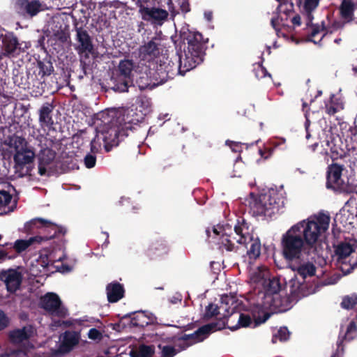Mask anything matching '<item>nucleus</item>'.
Wrapping results in <instances>:
<instances>
[{"instance_id":"50","label":"nucleus","mask_w":357,"mask_h":357,"mask_svg":"<svg viewBox=\"0 0 357 357\" xmlns=\"http://www.w3.org/2000/svg\"><path fill=\"white\" fill-rule=\"evenodd\" d=\"M176 2L183 12L186 13L189 11L188 0H183L182 1H181L180 0H177Z\"/></svg>"},{"instance_id":"51","label":"nucleus","mask_w":357,"mask_h":357,"mask_svg":"<svg viewBox=\"0 0 357 357\" xmlns=\"http://www.w3.org/2000/svg\"><path fill=\"white\" fill-rule=\"evenodd\" d=\"M337 349L334 354L331 356V357H340L339 352L341 350L342 352L344 351V347L342 344V340H340L337 342Z\"/></svg>"},{"instance_id":"31","label":"nucleus","mask_w":357,"mask_h":357,"mask_svg":"<svg viewBox=\"0 0 357 357\" xmlns=\"http://www.w3.org/2000/svg\"><path fill=\"white\" fill-rule=\"evenodd\" d=\"M79 342V336L75 331H66L63 334L61 349L68 352Z\"/></svg>"},{"instance_id":"6","label":"nucleus","mask_w":357,"mask_h":357,"mask_svg":"<svg viewBox=\"0 0 357 357\" xmlns=\"http://www.w3.org/2000/svg\"><path fill=\"white\" fill-rule=\"evenodd\" d=\"M122 112L116 109H109L99 114L100 123L97 127L102 136L104 147L107 152L111 148L119 144V137L123 132L125 128L120 122V117Z\"/></svg>"},{"instance_id":"15","label":"nucleus","mask_w":357,"mask_h":357,"mask_svg":"<svg viewBox=\"0 0 357 357\" xmlns=\"http://www.w3.org/2000/svg\"><path fill=\"white\" fill-rule=\"evenodd\" d=\"M55 152L49 148H44L38 154V173L41 176L49 175L54 166Z\"/></svg>"},{"instance_id":"22","label":"nucleus","mask_w":357,"mask_h":357,"mask_svg":"<svg viewBox=\"0 0 357 357\" xmlns=\"http://www.w3.org/2000/svg\"><path fill=\"white\" fill-rule=\"evenodd\" d=\"M128 319H130L128 324L130 327H138L143 328L148 326L150 323L149 317H148L144 312L139 311L130 312L123 315L121 318L119 323L116 325L119 327L122 321Z\"/></svg>"},{"instance_id":"4","label":"nucleus","mask_w":357,"mask_h":357,"mask_svg":"<svg viewBox=\"0 0 357 357\" xmlns=\"http://www.w3.org/2000/svg\"><path fill=\"white\" fill-rule=\"evenodd\" d=\"M296 271V269H291ZM317 269H296L289 282V296L292 301L297 303L300 299L306 297L316 291L319 285L335 284L340 278V274H334L324 281H319V276L316 277Z\"/></svg>"},{"instance_id":"23","label":"nucleus","mask_w":357,"mask_h":357,"mask_svg":"<svg viewBox=\"0 0 357 357\" xmlns=\"http://www.w3.org/2000/svg\"><path fill=\"white\" fill-rule=\"evenodd\" d=\"M15 8L20 14L34 16L42 10V5L37 1L28 2L27 0H15Z\"/></svg>"},{"instance_id":"16","label":"nucleus","mask_w":357,"mask_h":357,"mask_svg":"<svg viewBox=\"0 0 357 357\" xmlns=\"http://www.w3.org/2000/svg\"><path fill=\"white\" fill-rule=\"evenodd\" d=\"M139 12L143 20L158 24L162 23L168 16V13L165 9L148 7L143 4L139 6Z\"/></svg>"},{"instance_id":"5","label":"nucleus","mask_w":357,"mask_h":357,"mask_svg":"<svg viewBox=\"0 0 357 357\" xmlns=\"http://www.w3.org/2000/svg\"><path fill=\"white\" fill-rule=\"evenodd\" d=\"M181 36L183 40L188 43L187 50H185L184 54L179 58L178 72L183 75L202 62L204 45L207 40H204L202 35L197 31H183Z\"/></svg>"},{"instance_id":"63","label":"nucleus","mask_w":357,"mask_h":357,"mask_svg":"<svg viewBox=\"0 0 357 357\" xmlns=\"http://www.w3.org/2000/svg\"><path fill=\"white\" fill-rule=\"evenodd\" d=\"M168 4H169V9L172 11L173 10V7L172 6V2H171V0H168Z\"/></svg>"},{"instance_id":"27","label":"nucleus","mask_w":357,"mask_h":357,"mask_svg":"<svg viewBox=\"0 0 357 357\" xmlns=\"http://www.w3.org/2000/svg\"><path fill=\"white\" fill-rule=\"evenodd\" d=\"M32 334L33 328L31 326H28L10 331L8 337L12 343L20 344L23 341L29 340L32 336Z\"/></svg>"},{"instance_id":"41","label":"nucleus","mask_w":357,"mask_h":357,"mask_svg":"<svg viewBox=\"0 0 357 357\" xmlns=\"http://www.w3.org/2000/svg\"><path fill=\"white\" fill-rule=\"evenodd\" d=\"M290 336V332L287 327H281L278 333L273 335L271 342L275 344L278 340L280 342H285L289 340Z\"/></svg>"},{"instance_id":"11","label":"nucleus","mask_w":357,"mask_h":357,"mask_svg":"<svg viewBox=\"0 0 357 357\" xmlns=\"http://www.w3.org/2000/svg\"><path fill=\"white\" fill-rule=\"evenodd\" d=\"M40 306L49 313L59 317H66L67 310L61 307V301L55 293H47L40 300Z\"/></svg>"},{"instance_id":"28","label":"nucleus","mask_w":357,"mask_h":357,"mask_svg":"<svg viewBox=\"0 0 357 357\" xmlns=\"http://www.w3.org/2000/svg\"><path fill=\"white\" fill-rule=\"evenodd\" d=\"M356 248L357 245L356 241L344 242L339 244L335 249L337 260L342 263H344V260H346L351 253L355 252Z\"/></svg>"},{"instance_id":"47","label":"nucleus","mask_w":357,"mask_h":357,"mask_svg":"<svg viewBox=\"0 0 357 357\" xmlns=\"http://www.w3.org/2000/svg\"><path fill=\"white\" fill-rule=\"evenodd\" d=\"M88 337L91 340H100L102 338V333L96 328H92L88 333Z\"/></svg>"},{"instance_id":"3","label":"nucleus","mask_w":357,"mask_h":357,"mask_svg":"<svg viewBox=\"0 0 357 357\" xmlns=\"http://www.w3.org/2000/svg\"><path fill=\"white\" fill-rule=\"evenodd\" d=\"M259 294L248 299L247 303L244 304V310L251 314L255 326L261 324L269 319L271 313L266 311L268 308L275 313L284 312L296 303L289 294L282 295L281 293L274 296L265 295V301H259Z\"/></svg>"},{"instance_id":"30","label":"nucleus","mask_w":357,"mask_h":357,"mask_svg":"<svg viewBox=\"0 0 357 357\" xmlns=\"http://www.w3.org/2000/svg\"><path fill=\"white\" fill-rule=\"evenodd\" d=\"M264 285L266 286V291L265 293H262L261 296H259V300L260 299V301L264 299L265 295L274 296L282 291V284L279 278L273 277L266 280V283Z\"/></svg>"},{"instance_id":"46","label":"nucleus","mask_w":357,"mask_h":357,"mask_svg":"<svg viewBox=\"0 0 357 357\" xmlns=\"http://www.w3.org/2000/svg\"><path fill=\"white\" fill-rule=\"evenodd\" d=\"M96 158L94 155L87 154L84 158V164L87 168H92L95 166Z\"/></svg>"},{"instance_id":"21","label":"nucleus","mask_w":357,"mask_h":357,"mask_svg":"<svg viewBox=\"0 0 357 357\" xmlns=\"http://www.w3.org/2000/svg\"><path fill=\"white\" fill-rule=\"evenodd\" d=\"M116 111L122 112L119 120L125 129L130 128V124H137L144 119V114L142 111H137L136 109L129 108Z\"/></svg>"},{"instance_id":"12","label":"nucleus","mask_w":357,"mask_h":357,"mask_svg":"<svg viewBox=\"0 0 357 357\" xmlns=\"http://www.w3.org/2000/svg\"><path fill=\"white\" fill-rule=\"evenodd\" d=\"M277 1L279 2V5L277 8L276 16L273 17L271 19V25L277 33L279 34L280 26L285 25V22L288 20L294 10V4L291 0Z\"/></svg>"},{"instance_id":"57","label":"nucleus","mask_w":357,"mask_h":357,"mask_svg":"<svg viewBox=\"0 0 357 357\" xmlns=\"http://www.w3.org/2000/svg\"><path fill=\"white\" fill-rule=\"evenodd\" d=\"M204 17L208 21H211L212 19V13L211 12H206L204 13Z\"/></svg>"},{"instance_id":"53","label":"nucleus","mask_w":357,"mask_h":357,"mask_svg":"<svg viewBox=\"0 0 357 357\" xmlns=\"http://www.w3.org/2000/svg\"><path fill=\"white\" fill-rule=\"evenodd\" d=\"M290 20L294 26H299L301 24V17L298 15H294Z\"/></svg>"},{"instance_id":"43","label":"nucleus","mask_w":357,"mask_h":357,"mask_svg":"<svg viewBox=\"0 0 357 357\" xmlns=\"http://www.w3.org/2000/svg\"><path fill=\"white\" fill-rule=\"evenodd\" d=\"M102 137V136L97 128V134L91 142V151L93 153H96L101 149L102 142H103Z\"/></svg>"},{"instance_id":"1","label":"nucleus","mask_w":357,"mask_h":357,"mask_svg":"<svg viewBox=\"0 0 357 357\" xmlns=\"http://www.w3.org/2000/svg\"><path fill=\"white\" fill-rule=\"evenodd\" d=\"M330 220L329 215L319 213L291 226L281 239L284 257L288 261L305 260L328 229Z\"/></svg>"},{"instance_id":"59","label":"nucleus","mask_w":357,"mask_h":357,"mask_svg":"<svg viewBox=\"0 0 357 357\" xmlns=\"http://www.w3.org/2000/svg\"><path fill=\"white\" fill-rule=\"evenodd\" d=\"M128 80H125L123 87L120 89L121 91H126L128 89Z\"/></svg>"},{"instance_id":"49","label":"nucleus","mask_w":357,"mask_h":357,"mask_svg":"<svg viewBox=\"0 0 357 357\" xmlns=\"http://www.w3.org/2000/svg\"><path fill=\"white\" fill-rule=\"evenodd\" d=\"M286 142V139L284 138H276L275 139H271L270 143L274 148H278L281 145L284 144Z\"/></svg>"},{"instance_id":"45","label":"nucleus","mask_w":357,"mask_h":357,"mask_svg":"<svg viewBox=\"0 0 357 357\" xmlns=\"http://www.w3.org/2000/svg\"><path fill=\"white\" fill-rule=\"evenodd\" d=\"M51 261L52 260L49 259V257L47 253L40 254L38 259V263L41 268H47L49 266H52V264L50 263Z\"/></svg>"},{"instance_id":"58","label":"nucleus","mask_w":357,"mask_h":357,"mask_svg":"<svg viewBox=\"0 0 357 357\" xmlns=\"http://www.w3.org/2000/svg\"><path fill=\"white\" fill-rule=\"evenodd\" d=\"M259 70L261 73V77L266 76L267 74L266 70L262 66H258Z\"/></svg>"},{"instance_id":"20","label":"nucleus","mask_w":357,"mask_h":357,"mask_svg":"<svg viewBox=\"0 0 357 357\" xmlns=\"http://www.w3.org/2000/svg\"><path fill=\"white\" fill-rule=\"evenodd\" d=\"M343 167L338 165H332L328 167L327 176L328 187L340 189L344 186L345 181L342 177Z\"/></svg>"},{"instance_id":"10","label":"nucleus","mask_w":357,"mask_h":357,"mask_svg":"<svg viewBox=\"0 0 357 357\" xmlns=\"http://www.w3.org/2000/svg\"><path fill=\"white\" fill-rule=\"evenodd\" d=\"M227 314H224L223 317L217 321L211 322L199 327L192 334H185L179 340L188 341L193 340L194 342H199L206 339L211 333L222 330L226 328L227 323L225 319L229 316V310L225 309Z\"/></svg>"},{"instance_id":"64","label":"nucleus","mask_w":357,"mask_h":357,"mask_svg":"<svg viewBox=\"0 0 357 357\" xmlns=\"http://www.w3.org/2000/svg\"><path fill=\"white\" fill-rule=\"evenodd\" d=\"M334 41L335 43L339 44L341 41V38H336V39H335Z\"/></svg>"},{"instance_id":"44","label":"nucleus","mask_w":357,"mask_h":357,"mask_svg":"<svg viewBox=\"0 0 357 357\" xmlns=\"http://www.w3.org/2000/svg\"><path fill=\"white\" fill-rule=\"evenodd\" d=\"M9 324L10 319L2 310H0V331L6 329L8 326Z\"/></svg>"},{"instance_id":"40","label":"nucleus","mask_w":357,"mask_h":357,"mask_svg":"<svg viewBox=\"0 0 357 357\" xmlns=\"http://www.w3.org/2000/svg\"><path fill=\"white\" fill-rule=\"evenodd\" d=\"M119 71L125 78H129L133 70V64L129 60L120 62L119 66Z\"/></svg>"},{"instance_id":"13","label":"nucleus","mask_w":357,"mask_h":357,"mask_svg":"<svg viewBox=\"0 0 357 357\" xmlns=\"http://www.w3.org/2000/svg\"><path fill=\"white\" fill-rule=\"evenodd\" d=\"M235 303L234 298L233 297L229 296L227 295H224L221 297V305L218 307L217 305H215L213 303H210L206 307L205 313L204 314V320H209L211 318L217 316L220 314L219 310L220 308H223L225 312L222 314H227V311H225V309H227L229 310V316L225 319V322L227 323V325L228 324L229 318L231 317L234 312V308L236 306L231 310V312H230L229 307H227L229 304L231 305H234Z\"/></svg>"},{"instance_id":"9","label":"nucleus","mask_w":357,"mask_h":357,"mask_svg":"<svg viewBox=\"0 0 357 357\" xmlns=\"http://www.w3.org/2000/svg\"><path fill=\"white\" fill-rule=\"evenodd\" d=\"M148 67H145V76L142 75L139 77L137 81L139 86L141 89H153V87L162 84L168 78L172 77L174 73L170 70L169 62L167 63V70H165L162 65L157 66V69L149 70V73H146Z\"/></svg>"},{"instance_id":"25","label":"nucleus","mask_w":357,"mask_h":357,"mask_svg":"<svg viewBox=\"0 0 357 357\" xmlns=\"http://www.w3.org/2000/svg\"><path fill=\"white\" fill-rule=\"evenodd\" d=\"M106 293L109 303H116L124 297L125 289L122 284L113 281L107 284Z\"/></svg>"},{"instance_id":"18","label":"nucleus","mask_w":357,"mask_h":357,"mask_svg":"<svg viewBox=\"0 0 357 357\" xmlns=\"http://www.w3.org/2000/svg\"><path fill=\"white\" fill-rule=\"evenodd\" d=\"M33 228H45L50 229L48 231L50 235H47L46 236L50 237L54 235L52 238H54L58 233L62 232V228L57 225L48 220L40 218L32 219L25 224V229L27 232H30Z\"/></svg>"},{"instance_id":"62","label":"nucleus","mask_w":357,"mask_h":357,"mask_svg":"<svg viewBox=\"0 0 357 357\" xmlns=\"http://www.w3.org/2000/svg\"><path fill=\"white\" fill-rule=\"evenodd\" d=\"M353 270H354V269H347V271H344L343 274H344V275H348V274H350V273L352 272V271H353Z\"/></svg>"},{"instance_id":"14","label":"nucleus","mask_w":357,"mask_h":357,"mask_svg":"<svg viewBox=\"0 0 357 357\" xmlns=\"http://www.w3.org/2000/svg\"><path fill=\"white\" fill-rule=\"evenodd\" d=\"M340 10L341 17L344 20V22L340 21H334L328 27L327 31L328 32H337L342 29L345 23L352 21L354 4L351 0H343Z\"/></svg>"},{"instance_id":"52","label":"nucleus","mask_w":357,"mask_h":357,"mask_svg":"<svg viewBox=\"0 0 357 357\" xmlns=\"http://www.w3.org/2000/svg\"><path fill=\"white\" fill-rule=\"evenodd\" d=\"M331 142L328 140L326 141V145L328 146L327 149L324 151V154L329 155L331 153H333L336 151V149L331 146Z\"/></svg>"},{"instance_id":"19","label":"nucleus","mask_w":357,"mask_h":357,"mask_svg":"<svg viewBox=\"0 0 357 357\" xmlns=\"http://www.w3.org/2000/svg\"><path fill=\"white\" fill-rule=\"evenodd\" d=\"M53 236L54 235L50 237L37 235L28 239H18L13 243V248L17 253L21 254L23 252L27 251L34 245H40L43 242L51 240Z\"/></svg>"},{"instance_id":"37","label":"nucleus","mask_w":357,"mask_h":357,"mask_svg":"<svg viewBox=\"0 0 357 357\" xmlns=\"http://www.w3.org/2000/svg\"><path fill=\"white\" fill-rule=\"evenodd\" d=\"M357 305V294H352L342 297L340 306L345 310H352Z\"/></svg>"},{"instance_id":"38","label":"nucleus","mask_w":357,"mask_h":357,"mask_svg":"<svg viewBox=\"0 0 357 357\" xmlns=\"http://www.w3.org/2000/svg\"><path fill=\"white\" fill-rule=\"evenodd\" d=\"M252 323V318L249 314H245L243 313H241L239 314V317L238 319V323L235 326H229L226 325V327L229 328L231 331H236L240 327H248Z\"/></svg>"},{"instance_id":"48","label":"nucleus","mask_w":357,"mask_h":357,"mask_svg":"<svg viewBox=\"0 0 357 357\" xmlns=\"http://www.w3.org/2000/svg\"><path fill=\"white\" fill-rule=\"evenodd\" d=\"M226 144L229 146L231 151L234 152H238L241 150V146L239 143L231 142V141H227Z\"/></svg>"},{"instance_id":"29","label":"nucleus","mask_w":357,"mask_h":357,"mask_svg":"<svg viewBox=\"0 0 357 357\" xmlns=\"http://www.w3.org/2000/svg\"><path fill=\"white\" fill-rule=\"evenodd\" d=\"M16 202L13 200L12 195L5 191H0V211L1 213H7L14 210Z\"/></svg>"},{"instance_id":"54","label":"nucleus","mask_w":357,"mask_h":357,"mask_svg":"<svg viewBox=\"0 0 357 357\" xmlns=\"http://www.w3.org/2000/svg\"><path fill=\"white\" fill-rule=\"evenodd\" d=\"M319 34V31L313 29L312 31V36H311L310 40L313 41L314 43H317V42L313 39V38H314L316 36H317ZM320 35H321V36H320L321 38L324 36V34L321 33H320Z\"/></svg>"},{"instance_id":"34","label":"nucleus","mask_w":357,"mask_h":357,"mask_svg":"<svg viewBox=\"0 0 357 357\" xmlns=\"http://www.w3.org/2000/svg\"><path fill=\"white\" fill-rule=\"evenodd\" d=\"M250 282L252 283L265 284L266 283L267 273L268 269H249Z\"/></svg>"},{"instance_id":"2","label":"nucleus","mask_w":357,"mask_h":357,"mask_svg":"<svg viewBox=\"0 0 357 357\" xmlns=\"http://www.w3.org/2000/svg\"><path fill=\"white\" fill-rule=\"evenodd\" d=\"M208 237L215 241L219 237L218 244L227 251L235 250V243L242 245L250 244L248 255L252 260L256 259L261 253V243L259 238H254L252 228L244 220L238 221L234 227L229 224L223 226H213L206 230Z\"/></svg>"},{"instance_id":"35","label":"nucleus","mask_w":357,"mask_h":357,"mask_svg":"<svg viewBox=\"0 0 357 357\" xmlns=\"http://www.w3.org/2000/svg\"><path fill=\"white\" fill-rule=\"evenodd\" d=\"M77 40L80 44V50L83 52H90L92 49V45L89 34L86 31L78 29L77 31Z\"/></svg>"},{"instance_id":"32","label":"nucleus","mask_w":357,"mask_h":357,"mask_svg":"<svg viewBox=\"0 0 357 357\" xmlns=\"http://www.w3.org/2000/svg\"><path fill=\"white\" fill-rule=\"evenodd\" d=\"M319 0H298V6L302 12L306 13L308 17L307 25L312 20L311 13L318 6Z\"/></svg>"},{"instance_id":"39","label":"nucleus","mask_w":357,"mask_h":357,"mask_svg":"<svg viewBox=\"0 0 357 357\" xmlns=\"http://www.w3.org/2000/svg\"><path fill=\"white\" fill-rule=\"evenodd\" d=\"M357 336V326L354 321H351L347 326V331L345 334L340 337L339 336L338 340H344L346 341H351Z\"/></svg>"},{"instance_id":"55","label":"nucleus","mask_w":357,"mask_h":357,"mask_svg":"<svg viewBox=\"0 0 357 357\" xmlns=\"http://www.w3.org/2000/svg\"><path fill=\"white\" fill-rule=\"evenodd\" d=\"M326 112L329 114H334L337 112V108L333 106L326 105Z\"/></svg>"},{"instance_id":"56","label":"nucleus","mask_w":357,"mask_h":357,"mask_svg":"<svg viewBox=\"0 0 357 357\" xmlns=\"http://www.w3.org/2000/svg\"><path fill=\"white\" fill-rule=\"evenodd\" d=\"M7 257V254L3 250H0V262L3 261Z\"/></svg>"},{"instance_id":"7","label":"nucleus","mask_w":357,"mask_h":357,"mask_svg":"<svg viewBox=\"0 0 357 357\" xmlns=\"http://www.w3.org/2000/svg\"><path fill=\"white\" fill-rule=\"evenodd\" d=\"M6 144L15 151L13 159L16 170L22 175L29 174L36 156L33 149L24 138L15 135L10 137Z\"/></svg>"},{"instance_id":"26","label":"nucleus","mask_w":357,"mask_h":357,"mask_svg":"<svg viewBox=\"0 0 357 357\" xmlns=\"http://www.w3.org/2000/svg\"><path fill=\"white\" fill-rule=\"evenodd\" d=\"M160 51L158 43L155 40H151L139 48V57L142 61L150 62L158 56Z\"/></svg>"},{"instance_id":"17","label":"nucleus","mask_w":357,"mask_h":357,"mask_svg":"<svg viewBox=\"0 0 357 357\" xmlns=\"http://www.w3.org/2000/svg\"><path fill=\"white\" fill-rule=\"evenodd\" d=\"M17 269H7L0 272V280L5 282L6 289L10 293L15 292L20 287L22 275L16 271Z\"/></svg>"},{"instance_id":"36","label":"nucleus","mask_w":357,"mask_h":357,"mask_svg":"<svg viewBox=\"0 0 357 357\" xmlns=\"http://www.w3.org/2000/svg\"><path fill=\"white\" fill-rule=\"evenodd\" d=\"M52 108L49 104L44 105L40 109L39 120L42 126H50L52 124Z\"/></svg>"},{"instance_id":"8","label":"nucleus","mask_w":357,"mask_h":357,"mask_svg":"<svg viewBox=\"0 0 357 357\" xmlns=\"http://www.w3.org/2000/svg\"><path fill=\"white\" fill-rule=\"evenodd\" d=\"M280 197L277 191L270 189L268 191L255 196L250 193L247 199L250 213L255 216L271 215L280 204Z\"/></svg>"},{"instance_id":"60","label":"nucleus","mask_w":357,"mask_h":357,"mask_svg":"<svg viewBox=\"0 0 357 357\" xmlns=\"http://www.w3.org/2000/svg\"><path fill=\"white\" fill-rule=\"evenodd\" d=\"M56 271L58 272H60L63 274H65V273H68L69 272H70L72 271V269H67V268H65V269H56Z\"/></svg>"},{"instance_id":"24","label":"nucleus","mask_w":357,"mask_h":357,"mask_svg":"<svg viewBox=\"0 0 357 357\" xmlns=\"http://www.w3.org/2000/svg\"><path fill=\"white\" fill-rule=\"evenodd\" d=\"M17 38L10 33H0L1 54L4 56L12 55L17 49Z\"/></svg>"},{"instance_id":"42","label":"nucleus","mask_w":357,"mask_h":357,"mask_svg":"<svg viewBox=\"0 0 357 357\" xmlns=\"http://www.w3.org/2000/svg\"><path fill=\"white\" fill-rule=\"evenodd\" d=\"M158 348L161 350L160 357H174L178 351L173 346L171 345H162L158 344Z\"/></svg>"},{"instance_id":"61","label":"nucleus","mask_w":357,"mask_h":357,"mask_svg":"<svg viewBox=\"0 0 357 357\" xmlns=\"http://www.w3.org/2000/svg\"><path fill=\"white\" fill-rule=\"evenodd\" d=\"M307 121H308L307 120ZM305 129H306V131H307L306 138L309 139L310 137V133L308 132V123L307 122H306V124H305Z\"/></svg>"},{"instance_id":"33","label":"nucleus","mask_w":357,"mask_h":357,"mask_svg":"<svg viewBox=\"0 0 357 357\" xmlns=\"http://www.w3.org/2000/svg\"><path fill=\"white\" fill-rule=\"evenodd\" d=\"M155 354L154 345L140 344L130 352L131 357H153Z\"/></svg>"}]
</instances>
